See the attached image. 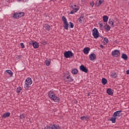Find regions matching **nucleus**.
I'll use <instances>...</instances> for the list:
<instances>
[{
  "label": "nucleus",
  "mask_w": 129,
  "mask_h": 129,
  "mask_svg": "<svg viewBox=\"0 0 129 129\" xmlns=\"http://www.w3.org/2000/svg\"><path fill=\"white\" fill-rule=\"evenodd\" d=\"M48 97L50 99H52L53 101H55L56 102H59V101H60V98L58 97H56L55 93L52 91L48 92Z\"/></svg>",
  "instance_id": "obj_1"
},
{
  "label": "nucleus",
  "mask_w": 129,
  "mask_h": 129,
  "mask_svg": "<svg viewBox=\"0 0 129 129\" xmlns=\"http://www.w3.org/2000/svg\"><path fill=\"white\" fill-rule=\"evenodd\" d=\"M62 20L63 22V28L66 29V30H68L69 28V24H68V22H67V19L65 18V16L62 17Z\"/></svg>",
  "instance_id": "obj_2"
},
{
  "label": "nucleus",
  "mask_w": 129,
  "mask_h": 129,
  "mask_svg": "<svg viewBox=\"0 0 129 129\" xmlns=\"http://www.w3.org/2000/svg\"><path fill=\"white\" fill-rule=\"evenodd\" d=\"M92 35L95 39H97L99 37V32L96 28H94L92 30Z\"/></svg>",
  "instance_id": "obj_3"
},
{
  "label": "nucleus",
  "mask_w": 129,
  "mask_h": 129,
  "mask_svg": "<svg viewBox=\"0 0 129 129\" xmlns=\"http://www.w3.org/2000/svg\"><path fill=\"white\" fill-rule=\"evenodd\" d=\"M65 58H72L73 57V52L70 50L64 52Z\"/></svg>",
  "instance_id": "obj_4"
},
{
  "label": "nucleus",
  "mask_w": 129,
  "mask_h": 129,
  "mask_svg": "<svg viewBox=\"0 0 129 129\" xmlns=\"http://www.w3.org/2000/svg\"><path fill=\"white\" fill-rule=\"evenodd\" d=\"M112 55H113V57H119V56H120V52L117 49L114 50L112 52Z\"/></svg>",
  "instance_id": "obj_5"
},
{
  "label": "nucleus",
  "mask_w": 129,
  "mask_h": 129,
  "mask_svg": "<svg viewBox=\"0 0 129 129\" xmlns=\"http://www.w3.org/2000/svg\"><path fill=\"white\" fill-rule=\"evenodd\" d=\"M49 129H62V128L59 125L53 124L49 126Z\"/></svg>",
  "instance_id": "obj_6"
},
{
  "label": "nucleus",
  "mask_w": 129,
  "mask_h": 129,
  "mask_svg": "<svg viewBox=\"0 0 129 129\" xmlns=\"http://www.w3.org/2000/svg\"><path fill=\"white\" fill-rule=\"evenodd\" d=\"M80 69L83 72H85V73H87V72H88V69L83 65H81L80 67Z\"/></svg>",
  "instance_id": "obj_7"
},
{
  "label": "nucleus",
  "mask_w": 129,
  "mask_h": 129,
  "mask_svg": "<svg viewBox=\"0 0 129 129\" xmlns=\"http://www.w3.org/2000/svg\"><path fill=\"white\" fill-rule=\"evenodd\" d=\"M122 111L121 110H119V111H117L116 112H115L113 113V116H115L116 117H119L121 115V112Z\"/></svg>",
  "instance_id": "obj_8"
},
{
  "label": "nucleus",
  "mask_w": 129,
  "mask_h": 129,
  "mask_svg": "<svg viewBox=\"0 0 129 129\" xmlns=\"http://www.w3.org/2000/svg\"><path fill=\"white\" fill-rule=\"evenodd\" d=\"M89 59L91 61H93V60H95L96 59V55L94 53H91L89 55Z\"/></svg>",
  "instance_id": "obj_9"
},
{
  "label": "nucleus",
  "mask_w": 129,
  "mask_h": 129,
  "mask_svg": "<svg viewBox=\"0 0 129 129\" xmlns=\"http://www.w3.org/2000/svg\"><path fill=\"white\" fill-rule=\"evenodd\" d=\"M89 51H90V48L88 47H86L84 48L83 52L84 54H87L89 53Z\"/></svg>",
  "instance_id": "obj_10"
},
{
  "label": "nucleus",
  "mask_w": 129,
  "mask_h": 129,
  "mask_svg": "<svg viewBox=\"0 0 129 129\" xmlns=\"http://www.w3.org/2000/svg\"><path fill=\"white\" fill-rule=\"evenodd\" d=\"M117 118V117H116L113 115H112V117H111V119H110V120L112 122V123H115Z\"/></svg>",
  "instance_id": "obj_11"
},
{
  "label": "nucleus",
  "mask_w": 129,
  "mask_h": 129,
  "mask_svg": "<svg viewBox=\"0 0 129 129\" xmlns=\"http://www.w3.org/2000/svg\"><path fill=\"white\" fill-rule=\"evenodd\" d=\"M25 83H27V84H32L33 83V81H32V79L30 78H28L26 81H25Z\"/></svg>",
  "instance_id": "obj_12"
},
{
  "label": "nucleus",
  "mask_w": 129,
  "mask_h": 129,
  "mask_svg": "<svg viewBox=\"0 0 129 129\" xmlns=\"http://www.w3.org/2000/svg\"><path fill=\"white\" fill-rule=\"evenodd\" d=\"M11 115V113L10 112H7L4 113L3 116H2V118H7V117H9V116H10Z\"/></svg>",
  "instance_id": "obj_13"
},
{
  "label": "nucleus",
  "mask_w": 129,
  "mask_h": 129,
  "mask_svg": "<svg viewBox=\"0 0 129 129\" xmlns=\"http://www.w3.org/2000/svg\"><path fill=\"white\" fill-rule=\"evenodd\" d=\"M107 93L109 95H113V92L112 91V89H111L110 88L107 89Z\"/></svg>",
  "instance_id": "obj_14"
},
{
  "label": "nucleus",
  "mask_w": 129,
  "mask_h": 129,
  "mask_svg": "<svg viewBox=\"0 0 129 129\" xmlns=\"http://www.w3.org/2000/svg\"><path fill=\"white\" fill-rule=\"evenodd\" d=\"M43 28L46 30V31H50V25L48 24H44Z\"/></svg>",
  "instance_id": "obj_15"
},
{
  "label": "nucleus",
  "mask_w": 129,
  "mask_h": 129,
  "mask_svg": "<svg viewBox=\"0 0 129 129\" xmlns=\"http://www.w3.org/2000/svg\"><path fill=\"white\" fill-rule=\"evenodd\" d=\"M30 85H31L29 84L28 83L25 84L24 88L25 89V90H29V89H30V87H31V86Z\"/></svg>",
  "instance_id": "obj_16"
},
{
  "label": "nucleus",
  "mask_w": 129,
  "mask_h": 129,
  "mask_svg": "<svg viewBox=\"0 0 129 129\" xmlns=\"http://www.w3.org/2000/svg\"><path fill=\"white\" fill-rule=\"evenodd\" d=\"M104 28L106 32H108V31H110V26H109V25L106 24L104 26Z\"/></svg>",
  "instance_id": "obj_17"
},
{
  "label": "nucleus",
  "mask_w": 129,
  "mask_h": 129,
  "mask_svg": "<svg viewBox=\"0 0 129 129\" xmlns=\"http://www.w3.org/2000/svg\"><path fill=\"white\" fill-rule=\"evenodd\" d=\"M114 22V20H113V19H109L108 24H109V25H110L111 27H112V28L114 27V25H113Z\"/></svg>",
  "instance_id": "obj_18"
},
{
  "label": "nucleus",
  "mask_w": 129,
  "mask_h": 129,
  "mask_svg": "<svg viewBox=\"0 0 129 129\" xmlns=\"http://www.w3.org/2000/svg\"><path fill=\"white\" fill-rule=\"evenodd\" d=\"M33 46L35 49H37V48H39V44H38V42H33Z\"/></svg>",
  "instance_id": "obj_19"
},
{
  "label": "nucleus",
  "mask_w": 129,
  "mask_h": 129,
  "mask_svg": "<svg viewBox=\"0 0 129 129\" xmlns=\"http://www.w3.org/2000/svg\"><path fill=\"white\" fill-rule=\"evenodd\" d=\"M102 83L103 85H105L107 83V80L106 79L103 78L102 79Z\"/></svg>",
  "instance_id": "obj_20"
},
{
  "label": "nucleus",
  "mask_w": 129,
  "mask_h": 129,
  "mask_svg": "<svg viewBox=\"0 0 129 129\" xmlns=\"http://www.w3.org/2000/svg\"><path fill=\"white\" fill-rule=\"evenodd\" d=\"M72 73L76 75V74H77V73H78V70L75 68L73 69L72 71Z\"/></svg>",
  "instance_id": "obj_21"
},
{
  "label": "nucleus",
  "mask_w": 129,
  "mask_h": 129,
  "mask_svg": "<svg viewBox=\"0 0 129 129\" xmlns=\"http://www.w3.org/2000/svg\"><path fill=\"white\" fill-rule=\"evenodd\" d=\"M6 72L7 73H8V74H9V75H10L11 77H12L13 76V74H14V73H13V72H12V71L9 70H6Z\"/></svg>",
  "instance_id": "obj_22"
},
{
  "label": "nucleus",
  "mask_w": 129,
  "mask_h": 129,
  "mask_svg": "<svg viewBox=\"0 0 129 129\" xmlns=\"http://www.w3.org/2000/svg\"><path fill=\"white\" fill-rule=\"evenodd\" d=\"M121 58L122 59H123L124 60H127V55L125 54V53H123L121 55Z\"/></svg>",
  "instance_id": "obj_23"
},
{
  "label": "nucleus",
  "mask_w": 129,
  "mask_h": 129,
  "mask_svg": "<svg viewBox=\"0 0 129 129\" xmlns=\"http://www.w3.org/2000/svg\"><path fill=\"white\" fill-rule=\"evenodd\" d=\"M50 64H51V59H47L45 60V64L46 66H50Z\"/></svg>",
  "instance_id": "obj_24"
},
{
  "label": "nucleus",
  "mask_w": 129,
  "mask_h": 129,
  "mask_svg": "<svg viewBox=\"0 0 129 129\" xmlns=\"http://www.w3.org/2000/svg\"><path fill=\"white\" fill-rule=\"evenodd\" d=\"M103 22H104L105 23H106L107 21H108V17H107V16H104L103 17Z\"/></svg>",
  "instance_id": "obj_25"
},
{
  "label": "nucleus",
  "mask_w": 129,
  "mask_h": 129,
  "mask_svg": "<svg viewBox=\"0 0 129 129\" xmlns=\"http://www.w3.org/2000/svg\"><path fill=\"white\" fill-rule=\"evenodd\" d=\"M19 14L18 13H16L15 14H14L13 16V17L14 18V19H18V18H19Z\"/></svg>",
  "instance_id": "obj_26"
},
{
  "label": "nucleus",
  "mask_w": 129,
  "mask_h": 129,
  "mask_svg": "<svg viewBox=\"0 0 129 129\" xmlns=\"http://www.w3.org/2000/svg\"><path fill=\"white\" fill-rule=\"evenodd\" d=\"M67 79H70V80H68L67 81V82H68V83H69V82H71V81H73V80L71 79V78H70V75L66 77Z\"/></svg>",
  "instance_id": "obj_27"
},
{
  "label": "nucleus",
  "mask_w": 129,
  "mask_h": 129,
  "mask_svg": "<svg viewBox=\"0 0 129 129\" xmlns=\"http://www.w3.org/2000/svg\"><path fill=\"white\" fill-rule=\"evenodd\" d=\"M21 91H22V87H19L17 88V93H20Z\"/></svg>",
  "instance_id": "obj_28"
},
{
  "label": "nucleus",
  "mask_w": 129,
  "mask_h": 129,
  "mask_svg": "<svg viewBox=\"0 0 129 129\" xmlns=\"http://www.w3.org/2000/svg\"><path fill=\"white\" fill-rule=\"evenodd\" d=\"M87 118H88V117L85 116H83L80 117L81 120H84V119H87Z\"/></svg>",
  "instance_id": "obj_29"
},
{
  "label": "nucleus",
  "mask_w": 129,
  "mask_h": 129,
  "mask_svg": "<svg viewBox=\"0 0 129 129\" xmlns=\"http://www.w3.org/2000/svg\"><path fill=\"white\" fill-rule=\"evenodd\" d=\"M26 116H25V113H23L22 114L20 115V119H24Z\"/></svg>",
  "instance_id": "obj_30"
},
{
  "label": "nucleus",
  "mask_w": 129,
  "mask_h": 129,
  "mask_svg": "<svg viewBox=\"0 0 129 129\" xmlns=\"http://www.w3.org/2000/svg\"><path fill=\"white\" fill-rule=\"evenodd\" d=\"M112 78H116V73H113L112 74Z\"/></svg>",
  "instance_id": "obj_31"
},
{
  "label": "nucleus",
  "mask_w": 129,
  "mask_h": 129,
  "mask_svg": "<svg viewBox=\"0 0 129 129\" xmlns=\"http://www.w3.org/2000/svg\"><path fill=\"white\" fill-rule=\"evenodd\" d=\"M19 14V17H24L25 16V13L24 12H20Z\"/></svg>",
  "instance_id": "obj_32"
},
{
  "label": "nucleus",
  "mask_w": 129,
  "mask_h": 129,
  "mask_svg": "<svg viewBox=\"0 0 129 129\" xmlns=\"http://www.w3.org/2000/svg\"><path fill=\"white\" fill-rule=\"evenodd\" d=\"M95 5L96 7H99V6H100V4L99 3V2H98V1H97L96 2V3H95Z\"/></svg>",
  "instance_id": "obj_33"
},
{
  "label": "nucleus",
  "mask_w": 129,
  "mask_h": 129,
  "mask_svg": "<svg viewBox=\"0 0 129 129\" xmlns=\"http://www.w3.org/2000/svg\"><path fill=\"white\" fill-rule=\"evenodd\" d=\"M69 24L70 25V27L72 28V29H73V28L74 27V24H73L72 23V22H69Z\"/></svg>",
  "instance_id": "obj_34"
},
{
  "label": "nucleus",
  "mask_w": 129,
  "mask_h": 129,
  "mask_svg": "<svg viewBox=\"0 0 129 129\" xmlns=\"http://www.w3.org/2000/svg\"><path fill=\"white\" fill-rule=\"evenodd\" d=\"M73 9H74V11L76 12V13H77V11L79 10V8L78 7L75 8H73Z\"/></svg>",
  "instance_id": "obj_35"
},
{
  "label": "nucleus",
  "mask_w": 129,
  "mask_h": 129,
  "mask_svg": "<svg viewBox=\"0 0 129 129\" xmlns=\"http://www.w3.org/2000/svg\"><path fill=\"white\" fill-rule=\"evenodd\" d=\"M20 45L22 49H24V48H25V45H24V43H20Z\"/></svg>",
  "instance_id": "obj_36"
},
{
  "label": "nucleus",
  "mask_w": 129,
  "mask_h": 129,
  "mask_svg": "<svg viewBox=\"0 0 129 129\" xmlns=\"http://www.w3.org/2000/svg\"><path fill=\"white\" fill-rule=\"evenodd\" d=\"M90 6L92 7V8H93V7H94V2H91L90 3Z\"/></svg>",
  "instance_id": "obj_37"
},
{
  "label": "nucleus",
  "mask_w": 129,
  "mask_h": 129,
  "mask_svg": "<svg viewBox=\"0 0 129 129\" xmlns=\"http://www.w3.org/2000/svg\"><path fill=\"white\" fill-rule=\"evenodd\" d=\"M104 41H105V42H106V43H108V42H109L108 41V39L107 38H104Z\"/></svg>",
  "instance_id": "obj_38"
},
{
  "label": "nucleus",
  "mask_w": 129,
  "mask_h": 129,
  "mask_svg": "<svg viewBox=\"0 0 129 129\" xmlns=\"http://www.w3.org/2000/svg\"><path fill=\"white\" fill-rule=\"evenodd\" d=\"M75 13H76V11H75L74 10H72L70 12V14L73 15V14H74Z\"/></svg>",
  "instance_id": "obj_39"
},
{
  "label": "nucleus",
  "mask_w": 129,
  "mask_h": 129,
  "mask_svg": "<svg viewBox=\"0 0 129 129\" xmlns=\"http://www.w3.org/2000/svg\"><path fill=\"white\" fill-rule=\"evenodd\" d=\"M78 21L80 23V24H82V20H81V18H78Z\"/></svg>",
  "instance_id": "obj_40"
},
{
  "label": "nucleus",
  "mask_w": 129,
  "mask_h": 129,
  "mask_svg": "<svg viewBox=\"0 0 129 129\" xmlns=\"http://www.w3.org/2000/svg\"><path fill=\"white\" fill-rule=\"evenodd\" d=\"M84 18V14H81L80 18V19H83Z\"/></svg>",
  "instance_id": "obj_41"
},
{
  "label": "nucleus",
  "mask_w": 129,
  "mask_h": 129,
  "mask_svg": "<svg viewBox=\"0 0 129 129\" xmlns=\"http://www.w3.org/2000/svg\"><path fill=\"white\" fill-rule=\"evenodd\" d=\"M74 5V4L73 3H72L70 4V6L71 8H73V9Z\"/></svg>",
  "instance_id": "obj_42"
},
{
  "label": "nucleus",
  "mask_w": 129,
  "mask_h": 129,
  "mask_svg": "<svg viewBox=\"0 0 129 129\" xmlns=\"http://www.w3.org/2000/svg\"><path fill=\"white\" fill-rule=\"evenodd\" d=\"M103 2H104V0H100L99 1V3H100V5H101L102 4V3H103Z\"/></svg>",
  "instance_id": "obj_43"
},
{
  "label": "nucleus",
  "mask_w": 129,
  "mask_h": 129,
  "mask_svg": "<svg viewBox=\"0 0 129 129\" xmlns=\"http://www.w3.org/2000/svg\"><path fill=\"white\" fill-rule=\"evenodd\" d=\"M100 48H101V49H103V48H104V46H103V45L102 44H101L100 45Z\"/></svg>",
  "instance_id": "obj_44"
},
{
  "label": "nucleus",
  "mask_w": 129,
  "mask_h": 129,
  "mask_svg": "<svg viewBox=\"0 0 129 129\" xmlns=\"http://www.w3.org/2000/svg\"><path fill=\"white\" fill-rule=\"evenodd\" d=\"M99 26H100L101 28H102V26H103V24L102 23H99Z\"/></svg>",
  "instance_id": "obj_45"
},
{
  "label": "nucleus",
  "mask_w": 129,
  "mask_h": 129,
  "mask_svg": "<svg viewBox=\"0 0 129 129\" xmlns=\"http://www.w3.org/2000/svg\"><path fill=\"white\" fill-rule=\"evenodd\" d=\"M21 57H22V55H18V59H21Z\"/></svg>",
  "instance_id": "obj_46"
},
{
  "label": "nucleus",
  "mask_w": 129,
  "mask_h": 129,
  "mask_svg": "<svg viewBox=\"0 0 129 129\" xmlns=\"http://www.w3.org/2000/svg\"><path fill=\"white\" fill-rule=\"evenodd\" d=\"M44 129H49V126H46Z\"/></svg>",
  "instance_id": "obj_47"
},
{
  "label": "nucleus",
  "mask_w": 129,
  "mask_h": 129,
  "mask_svg": "<svg viewBox=\"0 0 129 129\" xmlns=\"http://www.w3.org/2000/svg\"><path fill=\"white\" fill-rule=\"evenodd\" d=\"M87 96H90V93H87Z\"/></svg>",
  "instance_id": "obj_48"
},
{
  "label": "nucleus",
  "mask_w": 129,
  "mask_h": 129,
  "mask_svg": "<svg viewBox=\"0 0 129 129\" xmlns=\"http://www.w3.org/2000/svg\"><path fill=\"white\" fill-rule=\"evenodd\" d=\"M74 6L75 8H76V7L77 8H78V6H76V5H74Z\"/></svg>",
  "instance_id": "obj_49"
},
{
  "label": "nucleus",
  "mask_w": 129,
  "mask_h": 129,
  "mask_svg": "<svg viewBox=\"0 0 129 129\" xmlns=\"http://www.w3.org/2000/svg\"><path fill=\"white\" fill-rule=\"evenodd\" d=\"M101 37L102 38V39H103V36H101Z\"/></svg>",
  "instance_id": "obj_50"
}]
</instances>
